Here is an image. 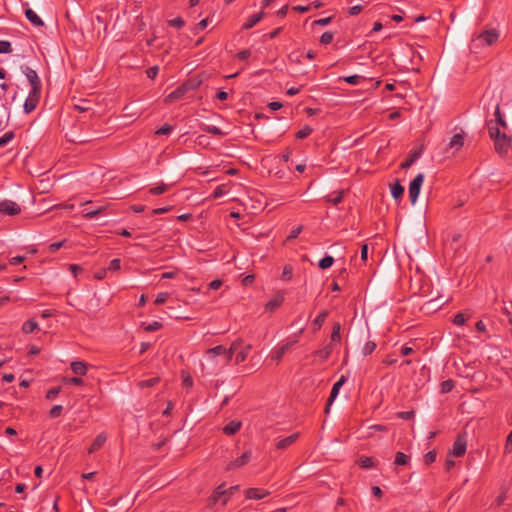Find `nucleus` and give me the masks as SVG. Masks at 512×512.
I'll return each instance as SVG.
<instances>
[{"label": "nucleus", "mask_w": 512, "mask_h": 512, "mask_svg": "<svg viewBox=\"0 0 512 512\" xmlns=\"http://www.w3.org/2000/svg\"><path fill=\"white\" fill-rule=\"evenodd\" d=\"M499 39V33L496 29L484 30L474 36L469 44V49L473 53H478L485 46H492Z\"/></svg>", "instance_id": "nucleus-1"}, {"label": "nucleus", "mask_w": 512, "mask_h": 512, "mask_svg": "<svg viewBox=\"0 0 512 512\" xmlns=\"http://www.w3.org/2000/svg\"><path fill=\"white\" fill-rule=\"evenodd\" d=\"M200 84H201V81L196 80V79H189V80L183 82L175 90H173L171 93H169L165 97L164 103L170 104L172 102L180 100L189 91L197 89Z\"/></svg>", "instance_id": "nucleus-2"}, {"label": "nucleus", "mask_w": 512, "mask_h": 512, "mask_svg": "<svg viewBox=\"0 0 512 512\" xmlns=\"http://www.w3.org/2000/svg\"><path fill=\"white\" fill-rule=\"evenodd\" d=\"M238 490L239 485H234L226 489L225 484H220L209 497V506L215 505L218 501H221L222 505H226L232 495Z\"/></svg>", "instance_id": "nucleus-3"}, {"label": "nucleus", "mask_w": 512, "mask_h": 512, "mask_svg": "<svg viewBox=\"0 0 512 512\" xmlns=\"http://www.w3.org/2000/svg\"><path fill=\"white\" fill-rule=\"evenodd\" d=\"M495 150L500 155H507L511 148V139L506 133H503L497 138L493 139Z\"/></svg>", "instance_id": "nucleus-4"}, {"label": "nucleus", "mask_w": 512, "mask_h": 512, "mask_svg": "<svg viewBox=\"0 0 512 512\" xmlns=\"http://www.w3.org/2000/svg\"><path fill=\"white\" fill-rule=\"evenodd\" d=\"M424 181V175L422 173H419L411 182H410V185H409V198H410V201L412 204H415L418 196H419V193H420V189H421V186H422V183Z\"/></svg>", "instance_id": "nucleus-5"}, {"label": "nucleus", "mask_w": 512, "mask_h": 512, "mask_svg": "<svg viewBox=\"0 0 512 512\" xmlns=\"http://www.w3.org/2000/svg\"><path fill=\"white\" fill-rule=\"evenodd\" d=\"M22 72L25 74L27 80L29 81L31 90L41 91L42 84L37 72L28 66L22 67Z\"/></svg>", "instance_id": "nucleus-6"}, {"label": "nucleus", "mask_w": 512, "mask_h": 512, "mask_svg": "<svg viewBox=\"0 0 512 512\" xmlns=\"http://www.w3.org/2000/svg\"><path fill=\"white\" fill-rule=\"evenodd\" d=\"M41 91L30 90L28 97L26 98L23 109L26 114L33 112L40 100Z\"/></svg>", "instance_id": "nucleus-7"}, {"label": "nucleus", "mask_w": 512, "mask_h": 512, "mask_svg": "<svg viewBox=\"0 0 512 512\" xmlns=\"http://www.w3.org/2000/svg\"><path fill=\"white\" fill-rule=\"evenodd\" d=\"M21 212V207L19 204L12 200H2L0 201V213L9 216L18 215Z\"/></svg>", "instance_id": "nucleus-8"}, {"label": "nucleus", "mask_w": 512, "mask_h": 512, "mask_svg": "<svg viewBox=\"0 0 512 512\" xmlns=\"http://www.w3.org/2000/svg\"><path fill=\"white\" fill-rule=\"evenodd\" d=\"M347 381V378L342 375L339 380L333 385L332 390L330 392V396L328 398L326 407H325V413L328 414L330 411V406L334 402V400L337 398L340 388L345 384Z\"/></svg>", "instance_id": "nucleus-9"}, {"label": "nucleus", "mask_w": 512, "mask_h": 512, "mask_svg": "<svg viewBox=\"0 0 512 512\" xmlns=\"http://www.w3.org/2000/svg\"><path fill=\"white\" fill-rule=\"evenodd\" d=\"M466 448H467L466 440L463 437L458 436L453 443L451 453L455 457H462L466 452Z\"/></svg>", "instance_id": "nucleus-10"}, {"label": "nucleus", "mask_w": 512, "mask_h": 512, "mask_svg": "<svg viewBox=\"0 0 512 512\" xmlns=\"http://www.w3.org/2000/svg\"><path fill=\"white\" fill-rule=\"evenodd\" d=\"M252 457V452L250 450L245 451L240 457L236 458L234 461L230 462L227 466V470L240 468L246 465Z\"/></svg>", "instance_id": "nucleus-11"}, {"label": "nucleus", "mask_w": 512, "mask_h": 512, "mask_svg": "<svg viewBox=\"0 0 512 512\" xmlns=\"http://www.w3.org/2000/svg\"><path fill=\"white\" fill-rule=\"evenodd\" d=\"M270 494L269 491L259 488H248L245 491V496L247 499L253 500H261Z\"/></svg>", "instance_id": "nucleus-12"}, {"label": "nucleus", "mask_w": 512, "mask_h": 512, "mask_svg": "<svg viewBox=\"0 0 512 512\" xmlns=\"http://www.w3.org/2000/svg\"><path fill=\"white\" fill-rule=\"evenodd\" d=\"M299 437V433H293L285 438L279 439L276 443V448L280 450H284L291 446L293 443L297 441Z\"/></svg>", "instance_id": "nucleus-13"}, {"label": "nucleus", "mask_w": 512, "mask_h": 512, "mask_svg": "<svg viewBox=\"0 0 512 512\" xmlns=\"http://www.w3.org/2000/svg\"><path fill=\"white\" fill-rule=\"evenodd\" d=\"M227 348L223 345H218L216 347L210 348L206 351V356L209 359H215L218 356H224L225 360L227 359Z\"/></svg>", "instance_id": "nucleus-14"}, {"label": "nucleus", "mask_w": 512, "mask_h": 512, "mask_svg": "<svg viewBox=\"0 0 512 512\" xmlns=\"http://www.w3.org/2000/svg\"><path fill=\"white\" fill-rule=\"evenodd\" d=\"M107 440L106 433L102 432L96 436L94 441L92 442L91 446L88 449V454H92L103 447Z\"/></svg>", "instance_id": "nucleus-15"}, {"label": "nucleus", "mask_w": 512, "mask_h": 512, "mask_svg": "<svg viewBox=\"0 0 512 512\" xmlns=\"http://www.w3.org/2000/svg\"><path fill=\"white\" fill-rule=\"evenodd\" d=\"M421 154H422V149L421 148L418 149V150L417 149L412 150L409 153V155L406 158V160L401 163L400 167L402 169L409 168L414 162H416L420 158Z\"/></svg>", "instance_id": "nucleus-16"}, {"label": "nucleus", "mask_w": 512, "mask_h": 512, "mask_svg": "<svg viewBox=\"0 0 512 512\" xmlns=\"http://www.w3.org/2000/svg\"><path fill=\"white\" fill-rule=\"evenodd\" d=\"M242 427V422L238 420H232L222 429L223 433L227 436L235 435Z\"/></svg>", "instance_id": "nucleus-17"}, {"label": "nucleus", "mask_w": 512, "mask_h": 512, "mask_svg": "<svg viewBox=\"0 0 512 512\" xmlns=\"http://www.w3.org/2000/svg\"><path fill=\"white\" fill-rule=\"evenodd\" d=\"M265 16L264 11L251 15L247 21L243 24L242 29L249 30L253 28L258 22H260Z\"/></svg>", "instance_id": "nucleus-18"}, {"label": "nucleus", "mask_w": 512, "mask_h": 512, "mask_svg": "<svg viewBox=\"0 0 512 512\" xmlns=\"http://www.w3.org/2000/svg\"><path fill=\"white\" fill-rule=\"evenodd\" d=\"M242 346H243L242 339H237L231 343L230 347L227 348V350H228L227 359L224 362V365H227L231 361L233 355L234 354L236 355V353L239 352V350H240V348H242Z\"/></svg>", "instance_id": "nucleus-19"}, {"label": "nucleus", "mask_w": 512, "mask_h": 512, "mask_svg": "<svg viewBox=\"0 0 512 512\" xmlns=\"http://www.w3.org/2000/svg\"><path fill=\"white\" fill-rule=\"evenodd\" d=\"M70 368L74 374L84 376L87 374L88 365L83 361H73L70 364Z\"/></svg>", "instance_id": "nucleus-20"}, {"label": "nucleus", "mask_w": 512, "mask_h": 512, "mask_svg": "<svg viewBox=\"0 0 512 512\" xmlns=\"http://www.w3.org/2000/svg\"><path fill=\"white\" fill-rule=\"evenodd\" d=\"M464 145V136L461 133L454 134L451 138L448 148L454 149L455 151L460 150Z\"/></svg>", "instance_id": "nucleus-21"}, {"label": "nucleus", "mask_w": 512, "mask_h": 512, "mask_svg": "<svg viewBox=\"0 0 512 512\" xmlns=\"http://www.w3.org/2000/svg\"><path fill=\"white\" fill-rule=\"evenodd\" d=\"M25 16L34 26H36V27L44 26L43 20L31 8L25 9Z\"/></svg>", "instance_id": "nucleus-22"}, {"label": "nucleus", "mask_w": 512, "mask_h": 512, "mask_svg": "<svg viewBox=\"0 0 512 512\" xmlns=\"http://www.w3.org/2000/svg\"><path fill=\"white\" fill-rule=\"evenodd\" d=\"M108 206H99L95 209H85L83 211V217L86 218V219H93L95 218L96 216L104 213L106 211Z\"/></svg>", "instance_id": "nucleus-23"}, {"label": "nucleus", "mask_w": 512, "mask_h": 512, "mask_svg": "<svg viewBox=\"0 0 512 512\" xmlns=\"http://www.w3.org/2000/svg\"><path fill=\"white\" fill-rule=\"evenodd\" d=\"M357 465L362 469H370L376 466V463L372 457L361 456L357 460Z\"/></svg>", "instance_id": "nucleus-24"}, {"label": "nucleus", "mask_w": 512, "mask_h": 512, "mask_svg": "<svg viewBox=\"0 0 512 512\" xmlns=\"http://www.w3.org/2000/svg\"><path fill=\"white\" fill-rule=\"evenodd\" d=\"M250 350H251L250 344L246 345L245 347L242 346V348H240L239 352L236 353L235 363L240 364V363L244 362L247 359Z\"/></svg>", "instance_id": "nucleus-25"}, {"label": "nucleus", "mask_w": 512, "mask_h": 512, "mask_svg": "<svg viewBox=\"0 0 512 512\" xmlns=\"http://www.w3.org/2000/svg\"><path fill=\"white\" fill-rule=\"evenodd\" d=\"M328 311L327 310H323L322 312L319 313V315L314 319L313 321V327H314V331H318L321 329V327L323 326V324L325 323L327 317H328Z\"/></svg>", "instance_id": "nucleus-26"}, {"label": "nucleus", "mask_w": 512, "mask_h": 512, "mask_svg": "<svg viewBox=\"0 0 512 512\" xmlns=\"http://www.w3.org/2000/svg\"><path fill=\"white\" fill-rule=\"evenodd\" d=\"M38 328H39L38 323L33 319H29V320L25 321L22 325V331L25 334H31Z\"/></svg>", "instance_id": "nucleus-27"}, {"label": "nucleus", "mask_w": 512, "mask_h": 512, "mask_svg": "<svg viewBox=\"0 0 512 512\" xmlns=\"http://www.w3.org/2000/svg\"><path fill=\"white\" fill-rule=\"evenodd\" d=\"M391 188V194L394 199H399L402 197L404 193V187L399 183V181H396L394 184L390 186Z\"/></svg>", "instance_id": "nucleus-28"}, {"label": "nucleus", "mask_w": 512, "mask_h": 512, "mask_svg": "<svg viewBox=\"0 0 512 512\" xmlns=\"http://www.w3.org/2000/svg\"><path fill=\"white\" fill-rule=\"evenodd\" d=\"M296 343V341L291 343H286L283 346H281L274 354L273 359L280 361L285 353L292 347V345Z\"/></svg>", "instance_id": "nucleus-29"}, {"label": "nucleus", "mask_w": 512, "mask_h": 512, "mask_svg": "<svg viewBox=\"0 0 512 512\" xmlns=\"http://www.w3.org/2000/svg\"><path fill=\"white\" fill-rule=\"evenodd\" d=\"M331 353H332V345L331 344L325 346L323 349H319L314 352V354L316 356H319L322 361L327 360L329 358V356L331 355Z\"/></svg>", "instance_id": "nucleus-30"}, {"label": "nucleus", "mask_w": 512, "mask_h": 512, "mask_svg": "<svg viewBox=\"0 0 512 512\" xmlns=\"http://www.w3.org/2000/svg\"><path fill=\"white\" fill-rule=\"evenodd\" d=\"M487 126H488V131H489V136L490 138L493 140L494 138H497L499 137L500 135H502L503 133L500 132V129H499V125L497 124H493V121L490 120L488 123H487Z\"/></svg>", "instance_id": "nucleus-31"}, {"label": "nucleus", "mask_w": 512, "mask_h": 512, "mask_svg": "<svg viewBox=\"0 0 512 512\" xmlns=\"http://www.w3.org/2000/svg\"><path fill=\"white\" fill-rule=\"evenodd\" d=\"M160 381L159 377H153L147 380H141L137 383V386L141 389L150 388L158 384Z\"/></svg>", "instance_id": "nucleus-32"}, {"label": "nucleus", "mask_w": 512, "mask_h": 512, "mask_svg": "<svg viewBox=\"0 0 512 512\" xmlns=\"http://www.w3.org/2000/svg\"><path fill=\"white\" fill-rule=\"evenodd\" d=\"M409 462V456H407L405 453L398 451L395 454V460L394 464L397 466H404L407 465Z\"/></svg>", "instance_id": "nucleus-33"}, {"label": "nucleus", "mask_w": 512, "mask_h": 512, "mask_svg": "<svg viewBox=\"0 0 512 512\" xmlns=\"http://www.w3.org/2000/svg\"><path fill=\"white\" fill-rule=\"evenodd\" d=\"M340 330H341L340 323H338V322L334 323L333 328H332V333H331V342H340V340H341Z\"/></svg>", "instance_id": "nucleus-34"}, {"label": "nucleus", "mask_w": 512, "mask_h": 512, "mask_svg": "<svg viewBox=\"0 0 512 512\" xmlns=\"http://www.w3.org/2000/svg\"><path fill=\"white\" fill-rule=\"evenodd\" d=\"M333 263L334 258L332 256L327 255L319 261L318 266L320 269L325 270L330 268L333 265Z\"/></svg>", "instance_id": "nucleus-35"}, {"label": "nucleus", "mask_w": 512, "mask_h": 512, "mask_svg": "<svg viewBox=\"0 0 512 512\" xmlns=\"http://www.w3.org/2000/svg\"><path fill=\"white\" fill-rule=\"evenodd\" d=\"M494 115H495V118H496V123L495 124L500 125V126L506 128L507 127V123H506V121L504 119V116L501 114L499 104H497L496 107H495Z\"/></svg>", "instance_id": "nucleus-36"}, {"label": "nucleus", "mask_w": 512, "mask_h": 512, "mask_svg": "<svg viewBox=\"0 0 512 512\" xmlns=\"http://www.w3.org/2000/svg\"><path fill=\"white\" fill-rule=\"evenodd\" d=\"M313 129L309 125L303 126L295 135L297 139H305L307 138L311 133Z\"/></svg>", "instance_id": "nucleus-37"}, {"label": "nucleus", "mask_w": 512, "mask_h": 512, "mask_svg": "<svg viewBox=\"0 0 512 512\" xmlns=\"http://www.w3.org/2000/svg\"><path fill=\"white\" fill-rule=\"evenodd\" d=\"M455 383L452 379L445 380L440 385L441 393H449L454 388Z\"/></svg>", "instance_id": "nucleus-38"}, {"label": "nucleus", "mask_w": 512, "mask_h": 512, "mask_svg": "<svg viewBox=\"0 0 512 512\" xmlns=\"http://www.w3.org/2000/svg\"><path fill=\"white\" fill-rule=\"evenodd\" d=\"M376 349V343L374 341H367L362 348V354L364 356L370 355Z\"/></svg>", "instance_id": "nucleus-39"}, {"label": "nucleus", "mask_w": 512, "mask_h": 512, "mask_svg": "<svg viewBox=\"0 0 512 512\" xmlns=\"http://www.w3.org/2000/svg\"><path fill=\"white\" fill-rule=\"evenodd\" d=\"M283 299L282 298H274L267 302L266 304V310L274 311L282 304Z\"/></svg>", "instance_id": "nucleus-40"}, {"label": "nucleus", "mask_w": 512, "mask_h": 512, "mask_svg": "<svg viewBox=\"0 0 512 512\" xmlns=\"http://www.w3.org/2000/svg\"><path fill=\"white\" fill-rule=\"evenodd\" d=\"M182 386L185 388H191L193 386V379L191 375L185 371H182Z\"/></svg>", "instance_id": "nucleus-41"}, {"label": "nucleus", "mask_w": 512, "mask_h": 512, "mask_svg": "<svg viewBox=\"0 0 512 512\" xmlns=\"http://www.w3.org/2000/svg\"><path fill=\"white\" fill-rule=\"evenodd\" d=\"M343 200V191H339L335 194V196H327L326 201L331 202L333 205H338Z\"/></svg>", "instance_id": "nucleus-42"}, {"label": "nucleus", "mask_w": 512, "mask_h": 512, "mask_svg": "<svg viewBox=\"0 0 512 512\" xmlns=\"http://www.w3.org/2000/svg\"><path fill=\"white\" fill-rule=\"evenodd\" d=\"M62 411H63V406L62 405H54L50 411H49V416L50 418L52 419H55V418H58L61 416L62 414Z\"/></svg>", "instance_id": "nucleus-43"}, {"label": "nucleus", "mask_w": 512, "mask_h": 512, "mask_svg": "<svg viewBox=\"0 0 512 512\" xmlns=\"http://www.w3.org/2000/svg\"><path fill=\"white\" fill-rule=\"evenodd\" d=\"M342 79L350 85H358V84H360L361 80H363L364 78L359 75H351V76L343 77Z\"/></svg>", "instance_id": "nucleus-44"}, {"label": "nucleus", "mask_w": 512, "mask_h": 512, "mask_svg": "<svg viewBox=\"0 0 512 512\" xmlns=\"http://www.w3.org/2000/svg\"><path fill=\"white\" fill-rule=\"evenodd\" d=\"M15 137V133L13 131H9L5 133L2 137H0V147L5 146L10 141H12Z\"/></svg>", "instance_id": "nucleus-45"}, {"label": "nucleus", "mask_w": 512, "mask_h": 512, "mask_svg": "<svg viewBox=\"0 0 512 512\" xmlns=\"http://www.w3.org/2000/svg\"><path fill=\"white\" fill-rule=\"evenodd\" d=\"M292 275H293L292 266L291 265L284 266L281 278L285 281H289V280H291Z\"/></svg>", "instance_id": "nucleus-46"}, {"label": "nucleus", "mask_w": 512, "mask_h": 512, "mask_svg": "<svg viewBox=\"0 0 512 512\" xmlns=\"http://www.w3.org/2000/svg\"><path fill=\"white\" fill-rule=\"evenodd\" d=\"M333 37H334V35L332 32L326 31L321 35L320 43L323 45H328L332 42Z\"/></svg>", "instance_id": "nucleus-47"}, {"label": "nucleus", "mask_w": 512, "mask_h": 512, "mask_svg": "<svg viewBox=\"0 0 512 512\" xmlns=\"http://www.w3.org/2000/svg\"><path fill=\"white\" fill-rule=\"evenodd\" d=\"M168 190V186L166 184H161L159 186L153 187L149 190L152 195H161Z\"/></svg>", "instance_id": "nucleus-48"}, {"label": "nucleus", "mask_w": 512, "mask_h": 512, "mask_svg": "<svg viewBox=\"0 0 512 512\" xmlns=\"http://www.w3.org/2000/svg\"><path fill=\"white\" fill-rule=\"evenodd\" d=\"M12 52V46L9 41L0 40V54Z\"/></svg>", "instance_id": "nucleus-49"}, {"label": "nucleus", "mask_w": 512, "mask_h": 512, "mask_svg": "<svg viewBox=\"0 0 512 512\" xmlns=\"http://www.w3.org/2000/svg\"><path fill=\"white\" fill-rule=\"evenodd\" d=\"M185 22L182 17L178 16L172 20L168 21V25L175 27V28H182L184 26Z\"/></svg>", "instance_id": "nucleus-50"}, {"label": "nucleus", "mask_w": 512, "mask_h": 512, "mask_svg": "<svg viewBox=\"0 0 512 512\" xmlns=\"http://www.w3.org/2000/svg\"><path fill=\"white\" fill-rule=\"evenodd\" d=\"M60 391H61V387L60 386L59 387H53V388L49 389L47 391V393H46V399L47 400L55 399L58 396V394L60 393Z\"/></svg>", "instance_id": "nucleus-51"}, {"label": "nucleus", "mask_w": 512, "mask_h": 512, "mask_svg": "<svg viewBox=\"0 0 512 512\" xmlns=\"http://www.w3.org/2000/svg\"><path fill=\"white\" fill-rule=\"evenodd\" d=\"M302 230H303V226L302 225H299V226L293 228L290 231V234L288 235L286 241H291L293 239H296L298 237V235L302 232Z\"/></svg>", "instance_id": "nucleus-52"}, {"label": "nucleus", "mask_w": 512, "mask_h": 512, "mask_svg": "<svg viewBox=\"0 0 512 512\" xmlns=\"http://www.w3.org/2000/svg\"><path fill=\"white\" fill-rule=\"evenodd\" d=\"M436 452L434 450L432 451H429L427 452L425 455H424V462L426 465H430L432 464L433 462L436 461Z\"/></svg>", "instance_id": "nucleus-53"}, {"label": "nucleus", "mask_w": 512, "mask_h": 512, "mask_svg": "<svg viewBox=\"0 0 512 512\" xmlns=\"http://www.w3.org/2000/svg\"><path fill=\"white\" fill-rule=\"evenodd\" d=\"M63 382L66 384L83 385L84 381L81 377L63 378Z\"/></svg>", "instance_id": "nucleus-54"}, {"label": "nucleus", "mask_w": 512, "mask_h": 512, "mask_svg": "<svg viewBox=\"0 0 512 512\" xmlns=\"http://www.w3.org/2000/svg\"><path fill=\"white\" fill-rule=\"evenodd\" d=\"M467 317L463 313H457L453 318V323L457 326H462L465 324Z\"/></svg>", "instance_id": "nucleus-55"}, {"label": "nucleus", "mask_w": 512, "mask_h": 512, "mask_svg": "<svg viewBox=\"0 0 512 512\" xmlns=\"http://www.w3.org/2000/svg\"><path fill=\"white\" fill-rule=\"evenodd\" d=\"M207 133L216 135V136H222L224 133L222 130L217 126H206L204 129Z\"/></svg>", "instance_id": "nucleus-56"}, {"label": "nucleus", "mask_w": 512, "mask_h": 512, "mask_svg": "<svg viewBox=\"0 0 512 512\" xmlns=\"http://www.w3.org/2000/svg\"><path fill=\"white\" fill-rule=\"evenodd\" d=\"M172 129H173V127L170 124H164L156 131V134L157 135H168L171 133Z\"/></svg>", "instance_id": "nucleus-57"}, {"label": "nucleus", "mask_w": 512, "mask_h": 512, "mask_svg": "<svg viewBox=\"0 0 512 512\" xmlns=\"http://www.w3.org/2000/svg\"><path fill=\"white\" fill-rule=\"evenodd\" d=\"M168 297H169V294H168L167 292H161V293H159V294L157 295V297H156V299H155L154 303H155L156 305H161V304H163V303H165V302H166V300L168 299Z\"/></svg>", "instance_id": "nucleus-58"}, {"label": "nucleus", "mask_w": 512, "mask_h": 512, "mask_svg": "<svg viewBox=\"0 0 512 512\" xmlns=\"http://www.w3.org/2000/svg\"><path fill=\"white\" fill-rule=\"evenodd\" d=\"M161 327H162V324L160 322L153 321L152 323L148 324L145 327V330L148 331V332H154V331L159 330Z\"/></svg>", "instance_id": "nucleus-59"}, {"label": "nucleus", "mask_w": 512, "mask_h": 512, "mask_svg": "<svg viewBox=\"0 0 512 512\" xmlns=\"http://www.w3.org/2000/svg\"><path fill=\"white\" fill-rule=\"evenodd\" d=\"M158 72H159V67L157 65H155V66H152L149 69H147L146 74H147L148 78L154 79L158 75Z\"/></svg>", "instance_id": "nucleus-60"}, {"label": "nucleus", "mask_w": 512, "mask_h": 512, "mask_svg": "<svg viewBox=\"0 0 512 512\" xmlns=\"http://www.w3.org/2000/svg\"><path fill=\"white\" fill-rule=\"evenodd\" d=\"M414 411H403V412H399L397 414V417L402 419V420H410L414 417Z\"/></svg>", "instance_id": "nucleus-61"}, {"label": "nucleus", "mask_w": 512, "mask_h": 512, "mask_svg": "<svg viewBox=\"0 0 512 512\" xmlns=\"http://www.w3.org/2000/svg\"><path fill=\"white\" fill-rule=\"evenodd\" d=\"M120 264H121L120 259H117V258L113 259V260H111L107 270H109V271H118L120 269V267H121Z\"/></svg>", "instance_id": "nucleus-62"}, {"label": "nucleus", "mask_w": 512, "mask_h": 512, "mask_svg": "<svg viewBox=\"0 0 512 512\" xmlns=\"http://www.w3.org/2000/svg\"><path fill=\"white\" fill-rule=\"evenodd\" d=\"M332 20V17L329 16V17H326V18H321V19H318V20H315L313 22V25H316V26H326L328 25Z\"/></svg>", "instance_id": "nucleus-63"}, {"label": "nucleus", "mask_w": 512, "mask_h": 512, "mask_svg": "<svg viewBox=\"0 0 512 512\" xmlns=\"http://www.w3.org/2000/svg\"><path fill=\"white\" fill-rule=\"evenodd\" d=\"M251 55V52L249 49H245V50H242L240 52L237 53L236 57L239 59V60H246L250 57Z\"/></svg>", "instance_id": "nucleus-64"}]
</instances>
